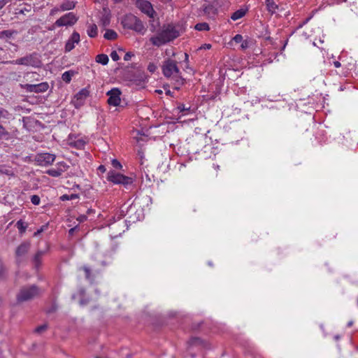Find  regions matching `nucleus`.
<instances>
[{
  "mask_svg": "<svg viewBox=\"0 0 358 358\" xmlns=\"http://www.w3.org/2000/svg\"><path fill=\"white\" fill-rule=\"evenodd\" d=\"M215 169L217 171L220 169V166L219 165H215L214 166Z\"/></svg>",
  "mask_w": 358,
  "mask_h": 358,
  "instance_id": "56",
  "label": "nucleus"
},
{
  "mask_svg": "<svg viewBox=\"0 0 358 358\" xmlns=\"http://www.w3.org/2000/svg\"><path fill=\"white\" fill-rule=\"evenodd\" d=\"M334 65L336 68H339L341 66V63L338 61L334 62Z\"/></svg>",
  "mask_w": 358,
  "mask_h": 358,
  "instance_id": "53",
  "label": "nucleus"
},
{
  "mask_svg": "<svg viewBox=\"0 0 358 358\" xmlns=\"http://www.w3.org/2000/svg\"><path fill=\"white\" fill-rule=\"evenodd\" d=\"M134 55L131 52H128L124 55V59L125 61H129L131 59V57H133Z\"/></svg>",
  "mask_w": 358,
  "mask_h": 358,
  "instance_id": "43",
  "label": "nucleus"
},
{
  "mask_svg": "<svg viewBox=\"0 0 358 358\" xmlns=\"http://www.w3.org/2000/svg\"><path fill=\"white\" fill-rule=\"evenodd\" d=\"M87 34L91 38H94L98 34V29L95 24H92L88 26Z\"/></svg>",
  "mask_w": 358,
  "mask_h": 358,
  "instance_id": "21",
  "label": "nucleus"
},
{
  "mask_svg": "<svg viewBox=\"0 0 358 358\" xmlns=\"http://www.w3.org/2000/svg\"><path fill=\"white\" fill-rule=\"evenodd\" d=\"M75 75V71H65L62 76V80L66 83H69L71 82V79H72V77Z\"/></svg>",
  "mask_w": 358,
  "mask_h": 358,
  "instance_id": "26",
  "label": "nucleus"
},
{
  "mask_svg": "<svg viewBox=\"0 0 358 358\" xmlns=\"http://www.w3.org/2000/svg\"><path fill=\"white\" fill-rule=\"evenodd\" d=\"M83 270L85 271V278L87 279V280H91V270L90 269L89 267L85 266L83 267Z\"/></svg>",
  "mask_w": 358,
  "mask_h": 358,
  "instance_id": "38",
  "label": "nucleus"
},
{
  "mask_svg": "<svg viewBox=\"0 0 358 358\" xmlns=\"http://www.w3.org/2000/svg\"><path fill=\"white\" fill-rule=\"evenodd\" d=\"M31 202L34 205H39L41 202V199L38 195H32L30 198Z\"/></svg>",
  "mask_w": 358,
  "mask_h": 358,
  "instance_id": "35",
  "label": "nucleus"
},
{
  "mask_svg": "<svg viewBox=\"0 0 358 358\" xmlns=\"http://www.w3.org/2000/svg\"><path fill=\"white\" fill-rule=\"evenodd\" d=\"M110 57L113 61H117L120 59V57L115 50H113L110 53Z\"/></svg>",
  "mask_w": 358,
  "mask_h": 358,
  "instance_id": "40",
  "label": "nucleus"
},
{
  "mask_svg": "<svg viewBox=\"0 0 358 358\" xmlns=\"http://www.w3.org/2000/svg\"><path fill=\"white\" fill-rule=\"evenodd\" d=\"M91 211H92V210H90V209H89V210H87V213H91Z\"/></svg>",
  "mask_w": 358,
  "mask_h": 358,
  "instance_id": "61",
  "label": "nucleus"
},
{
  "mask_svg": "<svg viewBox=\"0 0 358 358\" xmlns=\"http://www.w3.org/2000/svg\"><path fill=\"white\" fill-rule=\"evenodd\" d=\"M196 109V106H186L185 104L180 103V119L185 117L190 113H195V110Z\"/></svg>",
  "mask_w": 358,
  "mask_h": 358,
  "instance_id": "18",
  "label": "nucleus"
},
{
  "mask_svg": "<svg viewBox=\"0 0 358 358\" xmlns=\"http://www.w3.org/2000/svg\"><path fill=\"white\" fill-rule=\"evenodd\" d=\"M58 165L59 167L57 169H48L46 171V173L52 177H59L62 174V173L66 171L69 167L64 162H60L58 164Z\"/></svg>",
  "mask_w": 358,
  "mask_h": 358,
  "instance_id": "15",
  "label": "nucleus"
},
{
  "mask_svg": "<svg viewBox=\"0 0 358 358\" xmlns=\"http://www.w3.org/2000/svg\"><path fill=\"white\" fill-rule=\"evenodd\" d=\"M47 329H48V325L45 324H43V325H41V326H38V327H36L34 331L36 333L41 334V333L45 331Z\"/></svg>",
  "mask_w": 358,
  "mask_h": 358,
  "instance_id": "37",
  "label": "nucleus"
},
{
  "mask_svg": "<svg viewBox=\"0 0 358 358\" xmlns=\"http://www.w3.org/2000/svg\"><path fill=\"white\" fill-rule=\"evenodd\" d=\"M138 8L144 13L150 17H153L155 10L152 8L151 3L145 0L139 1L137 2Z\"/></svg>",
  "mask_w": 358,
  "mask_h": 358,
  "instance_id": "13",
  "label": "nucleus"
},
{
  "mask_svg": "<svg viewBox=\"0 0 358 358\" xmlns=\"http://www.w3.org/2000/svg\"><path fill=\"white\" fill-rule=\"evenodd\" d=\"M246 13L245 10L243 9H239L233 13V14L231 16V20L234 21H236L241 17H243Z\"/></svg>",
  "mask_w": 358,
  "mask_h": 358,
  "instance_id": "27",
  "label": "nucleus"
},
{
  "mask_svg": "<svg viewBox=\"0 0 358 358\" xmlns=\"http://www.w3.org/2000/svg\"><path fill=\"white\" fill-rule=\"evenodd\" d=\"M194 29L198 31H208L210 29L209 24L206 22L197 23Z\"/></svg>",
  "mask_w": 358,
  "mask_h": 358,
  "instance_id": "32",
  "label": "nucleus"
},
{
  "mask_svg": "<svg viewBox=\"0 0 358 358\" xmlns=\"http://www.w3.org/2000/svg\"><path fill=\"white\" fill-rule=\"evenodd\" d=\"M111 164L113 166V168L116 169H121L122 166L120 164V162L117 159H113L111 162Z\"/></svg>",
  "mask_w": 358,
  "mask_h": 358,
  "instance_id": "39",
  "label": "nucleus"
},
{
  "mask_svg": "<svg viewBox=\"0 0 358 358\" xmlns=\"http://www.w3.org/2000/svg\"><path fill=\"white\" fill-rule=\"evenodd\" d=\"M122 24L124 28L134 30L142 35L146 31L143 22L133 14L126 15L122 20Z\"/></svg>",
  "mask_w": 358,
  "mask_h": 358,
  "instance_id": "2",
  "label": "nucleus"
},
{
  "mask_svg": "<svg viewBox=\"0 0 358 358\" xmlns=\"http://www.w3.org/2000/svg\"><path fill=\"white\" fill-rule=\"evenodd\" d=\"M55 159V155L50 153H42L37 155L36 161L41 166H48L52 164Z\"/></svg>",
  "mask_w": 358,
  "mask_h": 358,
  "instance_id": "12",
  "label": "nucleus"
},
{
  "mask_svg": "<svg viewBox=\"0 0 358 358\" xmlns=\"http://www.w3.org/2000/svg\"><path fill=\"white\" fill-rule=\"evenodd\" d=\"M77 20V17L73 13H69L59 18L55 22V25L57 27L71 26L73 25Z\"/></svg>",
  "mask_w": 358,
  "mask_h": 358,
  "instance_id": "8",
  "label": "nucleus"
},
{
  "mask_svg": "<svg viewBox=\"0 0 358 358\" xmlns=\"http://www.w3.org/2000/svg\"><path fill=\"white\" fill-rule=\"evenodd\" d=\"M90 92L86 88L80 90L73 97L72 103L75 108H79L83 106L86 99L89 96Z\"/></svg>",
  "mask_w": 358,
  "mask_h": 358,
  "instance_id": "10",
  "label": "nucleus"
},
{
  "mask_svg": "<svg viewBox=\"0 0 358 358\" xmlns=\"http://www.w3.org/2000/svg\"><path fill=\"white\" fill-rule=\"evenodd\" d=\"M178 36V32L175 27L172 24H167L159 29L155 36L150 37V41L153 45L160 47L177 38Z\"/></svg>",
  "mask_w": 358,
  "mask_h": 358,
  "instance_id": "1",
  "label": "nucleus"
},
{
  "mask_svg": "<svg viewBox=\"0 0 358 358\" xmlns=\"http://www.w3.org/2000/svg\"><path fill=\"white\" fill-rule=\"evenodd\" d=\"M10 137L9 132L0 124V141L3 140H8Z\"/></svg>",
  "mask_w": 358,
  "mask_h": 358,
  "instance_id": "31",
  "label": "nucleus"
},
{
  "mask_svg": "<svg viewBox=\"0 0 358 358\" xmlns=\"http://www.w3.org/2000/svg\"><path fill=\"white\" fill-rule=\"evenodd\" d=\"M98 169L101 171V172H105L106 171V168L103 165H100L98 168Z\"/></svg>",
  "mask_w": 358,
  "mask_h": 358,
  "instance_id": "51",
  "label": "nucleus"
},
{
  "mask_svg": "<svg viewBox=\"0 0 358 358\" xmlns=\"http://www.w3.org/2000/svg\"><path fill=\"white\" fill-rule=\"evenodd\" d=\"M203 14L209 19L215 20L217 15V9L212 4L203 6Z\"/></svg>",
  "mask_w": 358,
  "mask_h": 358,
  "instance_id": "16",
  "label": "nucleus"
},
{
  "mask_svg": "<svg viewBox=\"0 0 358 358\" xmlns=\"http://www.w3.org/2000/svg\"><path fill=\"white\" fill-rule=\"evenodd\" d=\"M80 42V34L74 31L65 45V51L70 52L75 48V44Z\"/></svg>",
  "mask_w": 358,
  "mask_h": 358,
  "instance_id": "14",
  "label": "nucleus"
},
{
  "mask_svg": "<svg viewBox=\"0 0 358 358\" xmlns=\"http://www.w3.org/2000/svg\"><path fill=\"white\" fill-rule=\"evenodd\" d=\"M156 92H157V93H162V90H156Z\"/></svg>",
  "mask_w": 358,
  "mask_h": 358,
  "instance_id": "59",
  "label": "nucleus"
},
{
  "mask_svg": "<svg viewBox=\"0 0 358 358\" xmlns=\"http://www.w3.org/2000/svg\"><path fill=\"white\" fill-rule=\"evenodd\" d=\"M15 226L17 228L19 233L20 234H23L26 231L28 224L25 223L22 220H20L16 222Z\"/></svg>",
  "mask_w": 358,
  "mask_h": 358,
  "instance_id": "23",
  "label": "nucleus"
},
{
  "mask_svg": "<svg viewBox=\"0 0 358 358\" xmlns=\"http://www.w3.org/2000/svg\"><path fill=\"white\" fill-rule=\"evenodd\" d=\"M287 41L285 42V44L283 45V47L282 48V50H284L285 48V45L287 44Z\"/></svg>",
  "mask_w": 358,
  "mask_h": 358,
  "instance_id": "58",
  "label": "nucleus"
},
{
  "mask_svg": "<svg viewBox=\"0 0 358 358\" xmlns=\"http://www.w3.org/2000/svg\"><path fill=\"white\" fill-rule=\"evenodd\" d=\"M189 115L191 116L189 118L185 117L183 120H182V118L180 119V124L187 123L189 121H193L196 119L195 113H190V114Z\"/></svg>",
  "mask_w": 358,
  "mask_h": 358,
  "instance_id": "34",
  "label": "nucleus"
},
{
  "mask_svg": "<svg viewBox=\"0 0 358 358\" xmlns=\"http://www.w3.org/2000/svg\"><path fill=\"white\" fill-rule=\"evenodd\" d=\"M75 7V3L70 1H66L62 3L60 6V8L62 10H71Z\"/></svg>",
  "mask_w": 358,
  "mask_h": 358,
  "instance_id": "30",
  "label": "nucleus"
},
{
  "mask_svg": "<svg viewBox=\"0 0 358 358\" xmlns=\"http://www.w3.org/2000/svg\"><path fill=\"white\" fill-rule=\"evenodd\" d=\"M45 254V250H38L36 253L34 255L32 258V263L34 265V268L36 271H38L40 269L42 265V259Z\"/></svg>",
  "mask_w": 358,
  "mask_h": 358,
  "instance_id": "17",
  "label": "nucleus"
},
{
  "mask_svg": "<svg viewBox=\"0 0 358 358\" xmlns=\"http://www.w3.org/2000/svg\"><path fill=\"white\" fill-rule=\"evenodd\" d=\"M21 87L27 92L43 93L46 92L49 88V85L47 82L41 83L39 84H21Z\"/></svg>",
  "mask_w": 358,
  "mask_h": 358,
  "instance_id": "7",
  "label": "nucleus"
},
{
  "mask_svg": "<svg viewBox=\"0 0 358 358\" xmlns=\"http://www.w3.org/2000/svg\"><path fill=\"white\" fill-rule=\"evenodd\" d=\"M43 231V227H41L40 229L37 230L35 233H34V236H38V234H40L42 231Z\"/></svg>",
  "mask_w": 358,
  "mask_h": 358,
  "instance_id": "50",
  "label": "nucleus"
},
{
  "mask_svg": "<svg viewBox=\"0 0 358 358\" xmlns=\"http://www.w3.org/2000/svg\"><path fill=\"white\" fill-rule=\"evenodd\" d=\"M211 48V45L210 44H207V43H205L204 45H203L200 48L201 49H210Z\"/></svg>",
  "mask_w": 358,
  "mask_h": 358,
  "instance_id": "48",
  "label": "nucleus"
},
{
  "mask_svg": "<svg viewBox=\"0 0 358 358\" xmlns=\"http://www.w3.org/2000/svg\"><path fill=\"white\" fill-rule=\"evenodd\" d=\"M166 94H171V92H170L169 90H168V91L166 92Z\"/></svg>",
  "mask_w": 358,
  "mask_h": 358,
  "instance_id": "60",
  "label": "nucleus"
},
{
  "mask_svg": "<svg viewBox=\"0 0 358 358\" xmlns=\"http://www.w3.org/2000/svg\"><path fill=\"white\" fill-rule=\"evenodd\" d=\"M109 59L107 55L100 54L96 57V62L101 64L102 65H106L108 63Z\"/></svg>",
  "mask_w": 358,
  "mask_h": 358,
  "instance_id": "24",
  "label": "nucleus"
},
{
  "mask_svg": "<svg viewBox=\"0 0 358 358\" xmlns=\"http://www.w3.org/2000/svg\"><path fill=\"white\" fill-rule=\"evenodd\" d=\"M201 343V340L199 338H192L190 341H189V344L190 345H198Z\"/></svg>",
  "mask_w": 358,
  "mask_h": 358,
  "instance_id": "41",
  "label": "nucleus"
},
{
  "mask_svg": "<svg viewBox=\"0 0 358 358\" xmlns=\"http://www.w3.org/2000/svg\"><path fill=\"white\" fill-rule=\"evenodd\" d=\"M103 37L107 40H115L117 37V34L113 29H106Z\"/></svg>",
  "mask_w": 358,
  "mask_h": 358,
  "instance_id": "25",
  "label": "nucleus"
},
{
  "mask_svg": "<svg viewBox=\"0 0 358 358\" xmlns=\"http://www.w3.org/2000/svg\"><path fill=\"white\" fill-rule=\"evenodd\" d=\"M96 358H99V357H96Z\"/></svg>",
  "mask_w": 358,
  "mask_h": 358,
  "instance_id": "62",
  "label": "nucleus"
},
{
  "mask_svg": "<svg viewBox=\"0 0 358 358\" xmlns=\"http://www.w3.org/2000/svg\"><path fill=\"white\" fill-rule=\"evenodd\" d=\"M150 30L152 31V32H155L156 31V25L154 24L153 23L151 24L150 25Z\"/></svg>",
  "mask_w": 358,
  "mask_h": 358,
  "instance_id": "49",
  "label": "nucleus"
},
{
  "mask_svg": "<svg viewBox=\"0 0 358 358\" xmlns=\"http://www.w3.org/2000/svg\"><path fill=\"white\" fill-rule=\"evenodd\" d=\"M76 228H77V227H73V228L70 229L69 230V236H73V234H74V232H75V231H76Z\"/></svg>",
  "mask_w": 358,
  "mask_h": 358,
  "instance_id": "47",
  "label": "nucleus"
},
{
  "mask_svg": "<svg viewBox=\"0 0 358 358\" xmlns=\"http://www.w3.org/2000/svg\"><path fill=\"white\" fill-rule=\"evenodd\" d=\"M106 94L108 96V103L110 106H117L120 103L121 92L118 88H113L108 91Z\"/></svg>",
  "mask_w": 358,
  "mask_h": 358,
  "instance_id": "11",
  "label": "nucleus"
},
{
  "mask_svg": "<svg viewBox=\"0 0 358 358\" xmlns=\"http://www.w3.org/2000/svg\"><path fill=\"white\" fill-rule=\"evenodd\" d=\"M79 198V195L78 194H71L70 195L68 194H63L60 196L61 201H69V200H73Z\"/></svg>",
  "mask_w": 358,
  "mask_h": 358,
  "instance_id": "33",
  "label": "nucleus"
},
{
  "mask_svg": "<svg viewBox=\"0 0 358 358\" xmlns=\"http://www.w3.org/2000/svg\"><path fill=\"white\" fill-rule=\"evenodd\" d=\"M107 180L114 184H120L124 186L133 183V179L131 178L125 176L120 173L115 172V171H110L107 173Z\"/></svg>",
  "mask_w": 358,
  "mask_h": 358,
  "instance_id": "5",
  "label": "nucleus"
},
{
  "mask_svg": "<svg viewBox=\"0 0 358 358\" xmlns=\"http://www.w3.org/2000/svg\"><path fill=\"white\" fill-rule=\"evenodd\" d=\"M115 3H120L121 2L122 0H113Z\"/></svg>",
  "mask_w": 358,
  "mask_h": 358,
  "instance_id": "57",
  "label": "nucleus"
},
{
  "mask_svg": "<svg viewBox=\"0 0 358 358\" xmlns=\"http://www.w3.org/2000/svg\"><path fill=\"white\" fill-rule=\"evenodd\" d=\"M8 278V269L5 266V265L1 262L0 263V280L6 281Z\"/></svg>",
  "mask_w": 358,
  "mask_h": 358,
  "instance_id": "22",
  "label": "nucleus"
},
{
  "mask_svg": "<svg viewBox=\"0 0 358 358\" xmlns=\"http://www.w3.org/2000/svg\"><path fill=\"white\" fill-rule=\"evenodd\" d=\"M13 64L31 66L34 67H38L40 66L41 61L38 57L36 53H32L27 55L23 57L17 59L16 60L6 62Z\"/></svg>",
  "mask_w": 358,
  "mask_h": 358,
  "instance_id": "4",
  "label": "nucleus"
},
{
  "mask_svg": "<svg viewBox=\"0 0 358 358\" xmlns=\"http://www.w3.org/2000/svg\"><path fill=\"white\" fill-rule=\"evenodd\" d=\"M87 219V217L86 215H80L78 218V220L80 222H83L84 220H85Z\"/></svg>",
  "mask_w": 358,
  "mask_h": 358,
  "instance_id": "52",
  "label": "nucleus"
},
{
  "mask_svg": "<svg viewBox=\"0 0 358 358\" xmlns=\"http://www.w3.org/2000/svg\"><path fill=\"white\" fill-rule=\"evenodd\" d=\"M184 62L185 63V66L184 68V71L187 73L192 76L194 74V70L191 67H189V66L188 64V63H189V55L186 52L185 53V60H184Z\"/></svg>",
  "mask_w": 358,
  "mask_h": 358,
  "instance_id": "28",
  "label": "nucleus"
},
{
  "mask_svg": "<svg viewBox=\"0 0 358 358\" xmlns=\"http://www.w3.org/2000/svg\"><path fill=\"white\" fill-rule=\"evenodd\" d=\"M119 226H121L122 228H124L125 227L124 221L119 220V222H117V223H113V224H110V227L111 229H114L116 228V227H119Z\"/></svg>",
  "mask_w": 358,
  "mask_h": 358,
  "instance_id": "36",
  "label": "nucleus"
},
{
  "mask_svg": "<svg viewBox=\"0 0 358 358\" xmlns=\"http://www.w3.org/2000/svg\"><path fill=\"white\" fill-rule=\"evenodd\" d=\"M266 5L267 10L272 13L278 8V6L273 0H266Z\"/></svg>",
  "mask_w": 358,
  "mask_h": 358,
  "instance_id": "29",
  "label": "nucleus"
},
{
  "mask_svg": "<svg viewBox=\"0 0 358 358\" xmlns=\"http://www.w3.org/2000/svg\"><path fill=\"white\" fill-rule=\"evenodd\" d=\"M57 306L56 305H52V307L48 310V313H53V312H55L56 310H57Z\"/></svg>",
  "mask_w": 358,
  "mask_h": 358,
  "instance_id": "45",
  "label": "nucleus"
},
{
  "mask_svg": "<svg viewBox=\"0 0 358 358\" xmlns=\"http://www.w3.org/2000/svg\"><path fill=\"white\" fill-rule=\"evenodd\" d=\"M233 40L236 43H239L243 41V36L241 34H236Z\"/></svg>",
  "mask_w": 358,
  "mask_h": 358,
  "instance_id": "42",
  "label": "nucleus"
},
{
  "mask_svg": "<svg viewBox=\"0 0 358 358\" xmlns=\"http://www.w3.org/2000/svg\"><path fill=\"white\" fill-rule=\"evenodd\" d=\"M39 288L35 285L22 287L16 295L18 303L34 299L39 295Z\"/></svg>",
  "mask_w": 358,
  "mask_h": 358,
  "instance_id": "3",
  "label": "nucleus"
},
{
  "mask_svg": "<svg viewBox=\"0 0 358 358\" xmlns=\"http://www.w3.org/2000/svg\"><path fill=\"white\" fill-rule=\"evenodd\" d=\"M11 113L8 112L6 108L0 107V122H4L8 120L11 117Z\"/></svg>",
  "mask_w": 358,
  "mask_h": 358,
  "instance_id": "20",
  "label": "nucleus"
},
{
  "mask_svg": "<svg viewBox=\"0 0 358 358\" xmlns=\"http://www.w3.org/2000/svg\"><path fill=\"white\" fill-rule=\"evenodd\" d=\"M148 70L150 72H154L155 70V66L154 64H149L148 66Z\"/></svg>",
  "mask_w": 358,
  "mask_h": 358,
  "instance_id": "46",
  "label": "nucleus"
},
{
  "mask_svg": "<svg viewBox=\"0 0 358 358\" xmlns=\"http://www.w3.org/2000/svg\"><path fill=\"white\" fill-rule=\"evenodd\" d=\"M180 85H183L184 81L185 80V79L182 78L181 76L180 77Z\"/></svg>",
  "mask_w": 358,
  "mask_h": 358,
  "instance_id": "54",
  "label": "nucleus"
},
{
  "mask_svg": "<svg viewBox=\"0 0 358 358\" xmlns=\"http://www.w3.org/2000/svg\"><path fill=\"white\" fill-rule=\"evenodd\" d=\"M163 73L166 77H170L173 73L178 72L177 62L173 59H167L164 62L163 67Z\"/></svg>",
  "mask_w": 358,
  "mask_h": 358,
  "instance_id": "9",
  "label": "nucleus"
},
{
  "mask_svg": "<svg viewBox=\"0 0 358 358\" xmlns=\"http://www.w3.org/2000/svg\"><path fill=\"white\" fill-rule=\"evenodd\" d=\"M241 46L242 49H247L249 47V42L247 40L243 41Z\"/></svg>",
  "mask_w": 358,
  "mask_h": 358,
  "instance_id": "44",
  "label": "nucleus"
},
{
  "mask_svg": "<svg viewBox=\"0 0 358 358\" xmlns=\"http://www.w3.org/2000/svg\"><path fill=\"white\" fill-rule=\"evenodd\" d=\"M110 13L107 9L104 8L103 10V13H102L101 20H100V22L102 26L106 27L110 24Z\"/></svg>",
  "mask_w": 358,
  "mask_h": 358,
  "instance_id": "19",
  "label": "nucleus"
},
{
  "mask_svg": "<svg viewBox=\"0 0 358 358\" xmlns=\"http://www.w3.org/2000/svg\"><path fill=\"white\" fill-rule=\"evenodd\" d=\"M31 248V243L29 241H24L20 244L15 250V262L20 265L24 259L26 255Z\"/></svg>",
  "mask_w": 358,
  "mask_h": 358,
  "instance_id": "6",
  "label": "nucleus"
},
{
  "mask_svg": "<svg viewBox=\"0 0 358 358\" xmlns=\"http://www.w3.org/2000/svg\"><path fill=\"white\" fill-rule=\"evenodd\" d=\"M352 324H353V322H352V321H350V322L348 323L347 326H348V327H350L352 325Z\"/></svg>",
  "mask_w": 358,
  "mask_h": 358,
  "instance_id": "55",
  "label": "nucleus"
}]
</instances>
